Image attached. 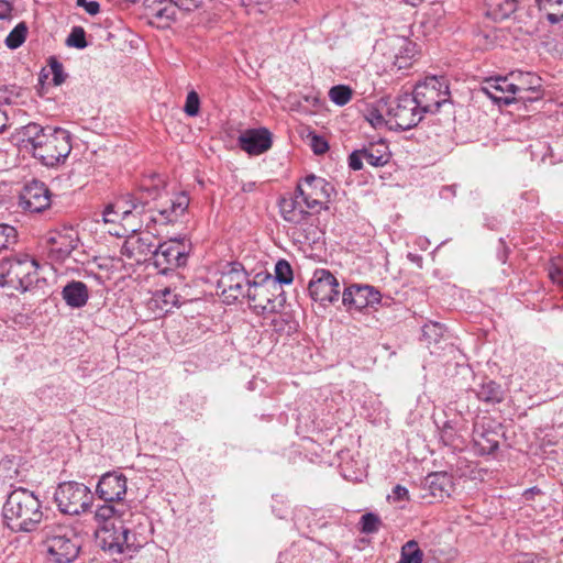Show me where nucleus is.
I'll list each match as a JSON object with an SVG mask.
<instances>
[{
	"mask_svg": "<svg viewBox=\"0 0 563 563\" xmlns=\"http://www.w3.org/2000/svg\"><path fill=\"white\" fill-rule=\"evenodd\" d=\"M294 274L290 264L285 260H279L275 265V278L272 282L289 285L292 283Z\"/></svg>",
	"mask_w": 563,
	"mask_h": 563,
	"instance_id": "4c0bfd02",
	"label": "nucleus"
},
{
	"mask_svg": "<svg viewBox=\"0 0 563 563\" xmlns=\"http://www.w3.org/2000/svg\"><path fill=\"white\" fill-rule=\"evenodd\" d=\"M422 560L423 552L420 550L417 541L409 540L402 545L398 563H421Z\"/></svg>",
	"mask_w": 563,
	"mask_h": 563,
	"instance_id": "c9c22d12",
	"label": "nucleus"
},
{
	"mask_svg": "<svg viewBox=\"0 0 563 563\" xmlns=\"http://www.w3.org/2000/svg\"><path fill=\"white\" fill-rule=\"evenodd\" d=\"M382 526L380 518L374 512H367L361 517V531L363 533H375Z\"/></svg>",
	"mask_w": 563,
	"mask_h": 563,
	"instance_id": "c03bdc74",
	"label": "nucleus"
},
{
	"mask_svg": "<svg viewBox=\"0 0 563 563\" xmlns=\"http://www.w3.org/2000/svg\"><path fill=\"white\" fill-rule=\"evenodd\" d=\"M444 335V327L439 322H430L422 328V340L430 347L440 343Z\"/></svg>",
	"mask_w": 563,
	"mask_h": 563,
	"instance_id": "e433bc0d",
	"label": "nucleus"
},
{
	"mask_svg": "<svg viewBox=\"0 0 563 563\" xmlns=\"http://www.w3.org/2000/svg\"><path fill=\"white\" fill-rule=\"evenodd\" d=\"M255 187H256V184H255V183H253V181L245 183V184H243V186H242V191H244V192H251V191L255 190Z\"/></svg>",
	"mask_w": 563,
	"mask_h": 563,
	"instance_id": "680f3d73",
	"label": "nucleus"
},
{
	"mask_svg": "<svg viewBox=\"0 0 563 563\" xmlns=\"http://www.w3.org/2000/svg\"><path fill=\"white\" fill-rule=\"evenodd\" d=\"M191 249V242L186 236L170 238L155 247V266L162 268L163 274L184 267L187 265Z\"/></svg>",
	"mask_w": 563,
	"mask_h": 563,
	"instance_id": "1a4fd4ad",
	"label": "nucleus"
},
{
	"mask_svg": "<svg viewBox=\"0 0 563 563\" xmlns=\"http://www.w3.org/2000/svg\"><path fill=\"white\" fill-rule=\"evenodd\" d=\"M329 183L314 175H308L297 184L296 192L301 197L307 209L319 211L324 199L330 197Z\"/></svg>",
	"mask_w": 563,
	"mask_h": 563,
	"instance_id": "4468645a",
	"label": "nucleus"
},
{
	"mask_svg": "<svg viewBox=\"0 0 563 563\" xmlns=\"http://www.w3.org/2000/svg\"><path fill=\"white\" fill-rule=\"evenodd\" d=\"M121 254L129 258H133L136 256L137 251L135 250V243H134V241H132L131 238H129L125 241V243L123 244V246L121 249Z\"/></svg>",
	"mask_w": 563,
	"mask_h": 563,
	"instance_id": "13d9d810",
	"label": "nucleus"
},
{
	"mask_svg": "<svg viewBox=\"0 0 563 563\" xmlns=\"http://www.w3.org/2000/svg\"><path fill=\"white\" fill-rule=\"evenodd\" d=\"M129 512L131 511L126 510L123 504L113 505L112 503H106L95 510V518L104 523L102 528L106 526L111 528L112 522L118 523L119 520L125 519Z\"/></svg>",
	"mask_w": 563,
	"mask_h": 563,
	"instance_id": "393cba45",
	"label": "nucleus"
},
{
	"mask_svg": "<svg viewBox=\"0 0 563 563\" xmlns=\"http://www.w3.org/2000/svg\"><path fill=\"white\" fill-rule=\"evenodd\" d=\"M12 5L7 0H0V20L10 18Z\"/></svg>",
	"mask_w": 563,
	"mask_h": 563,
	"instance_id": "bf43d9fd",
	"label": "nucleus"
},
{
	"mask_svg": "<svg viewBox=\"0 0 563 563\" xmlns=\"http://www.w3.org/2000/svg\"><path fill=\"white\" fill-rule=\"evenodd\" d=\"M329 98L336 106H345L352 99V89L344 85L333 86L329 91Z\"/></svg>",
	"mask_w": 563,
	"mask_h": 563,
	"instance_id": "a19ab883",
	"label": "nucleus"
},
{
	"mask_svg": "<svg viewBox=\"0 0 563 563\" xmlns=\"http://www.w3.org/2000/svg\"><path fill=\"white\" fill-rule=\"evenodd\" d=\"M137 201L136 199H131V208H123V202H126L125 200H117L114 203L106 207L102 212V220L106 224H117L119 221L124 222L121 228L109 229L108 232L111 235L123 236L129 231L134 233L139 230V228L131 223V218L135 214H142L145 211L146 202L142 198H137Z\"/></svg>",
	"mask_w": 563,
	"mask_h": 563,
	"instance_id": "9d476101",
	"label": "nucleus"
},
{
	"mask_svg": "<svg viewBox=\"0 0 563 563\" xmlns=\"http://www.w3.org/2000/svg\"><path fill=\"white\" fill-rule=\"evenodd\" d=\"M542 100V89H530L525 92L512 93V103H522L526 108Z\"/></svg>",
	"mask_w": 563,
	"mask_h": 563,
	"instance_id": "ea45409f",
	"label": "nucleus"
},
{
	"mask_svg": "<svg viewBox=\"0 0 563 563\" xmlns=\"http://www.w3.org/2000/svg\"><path fill=\"white\" fill-rule=\"evenodd\" d=\"M549 277L553 283L563 285V268L552 264L549 268Z\"/></svg>",
	"mask_w": 563,
	"mask_h": 563,
	"instance_id": "4d7b16f0",
	"label": "nucleus"
},
{
	"mask_svg": "<svg viewBox=\"0 0 563 563\" xmlns=\"http://www.w3.org/2000/svg\"><path fill=\"white\" fill-rule=\"evenodd\" d=\"M239 145L251 155H260L272 147V133L265 128L249 130L239 137Z\"/></svg>",
	"mask_w": 563,
	"mask_h": 563,
	"instance_id": "aec40b11",
	"label": "nucleus"
},
{
	"mask_svg": "<svg viewBox=\"0 0 563 563\" xmlns=\"http://www.w3.org/2000/svg\"><path fill=\"white\" fill-rule=\"evenodd\" d=\"M510 79L514 85V93L525 92L530 89H541L542 79L534 73L530 71H512L510 73Z\"/></svg>",
	"mask_w": 563,
	"mask_h": 563,
	"instance_id": "a878e982",
	"label": "nucleus"
},
{
	"mask_svg": "<svg viewBox=\"0 0 563 563\" xmlns=\"http://www.w3.org/2000/svg\"><path fill=\"white\" fill-rule=\"evenodd\" d=\"M481 91L495 102L507 106L512 103L514 85L510 75L486 79Z\"/></svg>",
	"mask_w": 563,
	"mask_h": 563,
	"instance_id": "412c9836",
	"label": "nucleus"
},
{
	"mask_svg": "<svg viewBox=\"0 0 563 563\" xmlns=\"http://www.w3.org/2000/svg\"><path fill=\"white\" fill-rule=\"evenodd\" d=\"M76 4L84 8L90 15H96L100 11V4L97 1L76 0Z\"/></svg>",
	"mask_w": 563,
	"mask_h": 563,
	"instance_id": "6e6d98bb",
	"label": "nucleus"
},
{
	"mask_svg": "<svg viewBox=\"0 0 563 563\" xmlns=\"http://www.w3.org/2000/svg\"><path fill=\"white\" fill-rule=\"evenodd\" d=\"M8 123V115L4 111L0 109V132H2Z\"/></svg>",
	"mask_w": 563,
	"mask_h": 563,
	"instance_id": "052dcab7",
	"label": "nucleus"
},
{
	"mask_svg": "<svg viewBox=\"0 0 563 563\" xmlns=\"http://www.w3.org/2000/svg\"><path fill=\"white\" fill-rule=\"evenodd\" d=\"M20 205L30 212H42L51 205V192L44 183L33 179L24 186Z\"/></svg>",
	"mask_w": 563,
	"mask_h": 563,
	"instance_id": "f3484780",
	"label": "nucleus"
},
{
	"mask_svg": "<svg viewBox=\"0 0 563 563\" xmlns=\"http://www.w3.org/2000/svg\"><path fill=\"white\" fill-rule=\"evenodd\" d=\"M178 4L173 0H166L162 9H159L155 23L161 27H167L172 22L176 20L178 12Z\"/></svg>",
	"mask_w": 563,
	"mask_h": 563,
	"instance_id": "f704fd0d",
	"label": "nucleus"
},
{
	"mask_svg": "<svg viewBox=\"0 0 563 563\" xmlns=\"http://www.w3.org/2000/svg\"><path fill=\"white\" fill-rule=\"evenodd\" d=\"M388 114L397 129L406 131L415 128L422 120L424 112L411 93H404L390 103Z\"/></svg>",
	"mask_w": 563,
	"mask_h": 563,
	"instance_id": "9b49d317",
	"label": "nucleus"
},
{
	"mask_svg": "<svg viewBox=\"0 0 563 563\" xmlns=\"http://www.w3.org/2000/svg\"><path fill=\"white\" fill-rule=\"evenodd\" d=\"M486 15L494 21L509 19L519 8V0H486Z\"/></svg>",
	"mask_w": 563,
	"mask_h": 563,
	"instance_id": "b1692460",
	"label": "nucleus"
},
{
	"mask_svg": "<svg viewBox=\"0 0 563 563\" xmlns=\"http://www.w3.org/2000/svg\"><path fill=\"white\" fill-rule=\"evenodd\" d=\"M48 126H42L32 122L20 129L19 134L22 136L23 142H27L32 146V153L37 148V143L43 141Z\"/></svg>",
	"mask_w": 563,
	"mask_h": 563,
	"instance_id": "7c9ffc66",
	"label": "nucleus"
},
{
	"mask_svg": "<svg viewBox=\"0 0 563 563\" xmlns=\"http://www.w3.org/2000/svg\"><path fill=\"white\" fill-rule=\"evenodd\" d=\"M539 10L551 24L563 21V0H536Z\"/></svg>",
	"mask_w": 563,
	"mask_h": 563,
	"instance_id": "c756f323",
	"label": "nucleus"
},
{
	"mask_svg": "<svg viewBox=\"0 0 563 563\" xmlns=\"http://www.w3.org/2000/svg\"><path fill=\"white\" fill-rule=\"evenodd\" d=\"M411 95L424 113H435L451 97L449 82L443 76L426 77L415 86Z\"/></svg>",
	"mask_w": 563,
	"mask_h": 563,
	"instance_id": "6e6552de",
	"label": "nucleus"
},
{
	"mask_svg": "<svg viewBox=\"0 0 563 563\" xmlns=\"http://www.w3.org/2000/svg\"><path fill=\"white\" fill-rule=\"evenodd\" d=\"M54 499L60 512L77 516L90 510L93 494L85 484L66 482L58 485Z\"/></svg>",
	"mask_w": 563,
	"mask_h": 563,
	"instance_id": "0eeeda50",
	"label": "nucleus"
},
{
	"mask_svg": "<svg viewBox=\"0 0 563 563\" xmlns=\"http://www.w3.org/2000/svg\"><path fill=\"white\" fill-rule=\"evenodd\" d=\"M161 196V189L157 185H154L152 187H146L142 189L137 196L134 195H128L126 197L121 198L120 200H125L128 202H123V208H131V199L142 198L143 201L148 203L150 199L155 200Z\"/></svg>",
	"mask_w": 563,
	"mask_h": 563,
	"instance_id": "79ce46f5",
	"label": "nucleus"
},
{
	"mask_svg": "<svg viewBox=\"0 0 563 563\" xmlns=\"http://www.w3.org/2000/svg\"><path fill=\"white\" fill-rule=\"evenodd\" d=\"M26 34V24L24 22L19 23L5 37V45L11 49L20 47L24 43Z\"/></svg>",
	"mask_w": 563,
	"mask_h": 563,
	"instance_id": "58836bf2",
	"label": "nucleus"
},
{
	"mask_svg": "<svg viewBox=\"0 0 563 563\" xmlns=\"http://www.w3.org/2000/svg\"><path fill=\"white\" fill-rule=\"evenodd\" d=\"M166 0H144V8L146 10V14L151 18V23H155V18L157 16L159 9H162L163 4Z\"/></svg>",
	"mask_w": 563,
	"mask_h": 563,
	"instance_id": "8fccbe9b",
	"label": "nucleus"
},
{
	"mask_svg": "<svg viewBox=\"0 0 563 563\" xmlns=\"http://www.w3.org/2000/svg\"><path fill=\"white\" fill-rule=\"evenodd\" d=\"M388 500L393 503L404 501L409 499V492L405 486L396 485L393 488L390 495H388Z\"/></svg>",
	"mask_w": 563,
	"mask_h": 563,
	"instance_id": "603ef678",
	"label": "nucleus"
},
{
	"mask_svg": "<svg viewBox=\"0 0 563 563\" xmlns=\"http://www.w3.org/2000/svg\"><path fill=\"white\" fill-rule=\"evenodd\" d=\"M399 49L395 55V65L399 68H407L416 57L417 45L408 38H399Z\"/></svg>",
	"mask_w": 563,
	"mask_h": 563,
	"instance_id": "473e14b6",
	"label": "nucleus"
},
{
	"mask_svg": "<svg viewBox=\"0 0 563 563\" xmlns=\"http://www.w3.org/2000/svg\"><path fill=\"white\" fill-rule=\"evenodd\" d=\"M308 289L311 298L322 305L338 301L340 298L339 280L330 271L324 268L314 271Z\"/></svg>",
	"mask_w": 563,
	"mask_h": 563,
	"instance_id": "ddd939ff",
	"label": "nucleus"
},
{
	"mask_svg": "<svg viewBox=\"0 0 563 563\" xmlns=\"http://www.w3.org/2000/svg\"><path fill=\"white\" fill-rule=\"evenodd\" d=\"M155 300L162 301L159 308L164 309L166 312H168L174 307H179L183 302L181 296L177 294L176 289L172 288L170 286L157 290L155 292Z\"/></svg>",
	"mask_w": 563,
	"mask_h": 563,
	"instance_id": "72a5a7b5",
	"label": "nucleus"
},
{
	"mask_svg": "<svg viewBox=\"0 0 563 563\" xmlns=\"http://www.w3.org/2000/svg\"><path fill=\"white\" fill-rule=\"evenodd\" d=\"M66 45L78 49L87 47L88 43L86 41V32L84 27L74 26L66 38Z\"/></svg>",
	"mask_w": 563,
	"mask_h": 563,
	"instance_id": "37998d69",
	"label": "nucleus"
},
{
	"mask_svg": "<svg viewBox=\"0 0 563 563\" xmlns=\"http://www.w3.org/2000/svg\"><path fill=\"white\" fill-rule=\"evenodd\" d=\"M16 242V230L8 224H0V251Z\"/></svg>",
	"mask_w": 563,
	"mask_h": 563,
	"instance_id": "49530a36",
	"label": "nucleus"
},
{
	"mask_svg": "<svg viewBox=\"0 0 563 563\" xmlns=\"http://www.w3.org/2000/svg\"><path fill=\"white\" fill-rule=\"evenodd\" d=\"M252 282L242 264L231 263L229 269L223 272L217 283L218 289L228 303L234 302L240 297H245L246 289Z\"/></svg>",
	"mask_w": 563,
	"mask_h": 563,
	"instance_id": "f8f14e48",
	"label": "nucleus"
},
{
	"mask_svg": "<svg viewBox=\"0 0 563 563\" xmlns=\"http://www.w3.org/2000/svg\"><path fill=\"white\" fill-rule=\"evenodd\" d=\"M363 161L362 150H355L349 156V167L353 170H361L363 168Z\"/></svg>",
	"mask_w": 563,
	"mask_h": 563,
	"instance_id": "864d4df0",
	"label": "nucleus"
},
{
	"mask_svg": "<svg viewBox=\"0 0 563 563\" xmlns=\"http://www.w3.org/2000/svg\"><path fill=\"white\" fill-rule=\"evenodd\" d=\"M424 485L434 498H444L450 496L453 487L452 476L445 472L429 474L424 479Z\"/></svg>",
	"mask_w": 563,
	"mask_h": 563,
	"instance_id": "5701e85b",
	"label": "nucleus"
},
{
	"mask_svg": "<svg viewBox=\"0 0 563 563\" xmlns=\"http://www.w3.org/2000/svg\"><path fill=\"white\" fill-rule=\"evenodd\" d=\"M364 159L374 167L385 166L390 159V152L385 143L369 144L362 148Z\"/></svg>",
	"mask_w": 563,
	"mask_h": 563,
	"instance_id": "c85d7f7f",
	"label": "nucleus"
},
{
	"mask_svg": "<svg viewBox=\"0 0 563 563\" xmlns=\"http://www.w3.org/2000/svg\"><path fill=\"white\" fill-rule=\"evenodd\" d=\"M474 444L481 455L492 454L499 446L497 434L493 431L475 432Z\"/></svg>",
	"mask_w": 563,
	"mask_h": 563,
	"instance_id": "2f4dec72",
	"label": "nucleus"
},
{
	"mask_svg": "<svg viewBox=\"0 0 563 563\" xmlns=\"http://www.w3.org/2000/svg\"><path fill=\"white\" fill-rule=\"evenodd\" d=\"M200 109V99L198 93L195 90L188 92L186 102L184 106V111L189 117H196L199 113Z\"/></svg>",
	"mask_w": 563,
	"mask_h": 563,
	"instance_id": "09e8293b",
	"label": "nucleus"
},
{
	"mask_svg": "<svg viewBox=\"0 0 563 563\" xmlns=\"http://www.w3.org/2000/svg\"><path fill=\"white\" fill-rule=\"evenodd\" d=\"M43 540L48 560L54 563H71L81 549V537L66 525L51 523L43 530Z\"/></svg>",
	"mask_w": 563,
	"mask_h": 563,
	"instance_id": "7ed1b4c3",
	"label": "nucleus"
},
{
	"mask_svg": "<svg viewBox=\"0 0 563 563\" xmlns=\"http://www.w3.org/2000/svg\"><path fill=\"white\" fill-rule=\"evenodd\" d=\"M38 264L27 254L4 258L0 263V286L26 291L37 280Z\"/></svg>",
	"mask_w": 563,
	"mask_h": 563,
	"instance_id": "20e7f679",
	"label": "nucleus"
},
{
	"mask_svg": "<svg viewBox=\"0 0 563 563\" xmlns=\"http://www.w3.org/2000/svg\"><path fill=\"white\" fill-rule=\"evenodd\" d=\"M278 207L282 218L292 224L308 223L311 212L307 209L301 197L296 191L286 194L278 200Z\"/></svg>",
	"mask_w": 563,
	"mask_h": 563,
	"instance_id": "a211bd4d",
	"label": "nucleus"
},
{
	"mask_svg": "<svg viewBox=\"0 0 563 563\" xmlns=\"http://www.w3.org/2000/svg\"><path fill=\"white\" fill-rule=\"evenodd\" d=\"M188 206L189 197L183 191L177 194L174 199L170 200V206L168 208L161 209L159 214L166 223H172L177 221V219L187 211Z\"/></svg>",
	"mask_w": 563,
	"mask_h": 563,
	"instance_id": "bb28decb",
	"label": "nucleus"
},
{
	"mask_svg": "<svg viewBox=\"0 0 563 563\" xmlns=\"http://www.w3.org/2000/svg\"><path fill=\"white\" fill-rule=\"evenodd\" d=\"M78 232L71 228L53 231L47 236L48 257L55 262H64L78 246Z\"/></svg>",
	"mask_w": 563,
	"mask_h": 563,
	"instance_id": "dca6fc26",
	"label": "nucleus"
},
{
	"mask_svg": "<svg viewBox=\"0 0 563 563\" xmlns=\"http://www.w3.org/2000/svg\"><path fill=\"white\" fill-rule=\"evenodd\" d=\"M143 520L146 521L143 514L129 512L125 519L112 522L111 528H102V549L111 553H123L125 550L136 551L142 548L146 543Z\"/></svg>",
	"mask_w": 563,
	"mask_h": 563,
	"instance_id": "f03ea898",
	"label": "nucleus"
},
{
	"mask_svg": "<svg viewBox=\"0 0 563 563\" xmlns=\"http://www.w3.org/2000/svg\"><path fill=\"white\" fill-rule=\"evenodd\" d=\"M284 291L267 275L261 282L253 280L246 289L245 297L257 314L275 313L283 307Z\"/></svg>",
	"mask_w": 563,
	"mask_h": 563,
	"instance_id": "423d86ee",
	"label": "nucleus"
},
{
	"mask_svg": "<svg viewBox=\"0 0 563 563\" xmlns=\"http://www.w3.org/2000/svg\"><path fill=\"white\" fill-rule=\"evenodd\" d=\"M474 391L481 401L487 404H499L504 400V389L498 383L492 379L483 380Z\"/></svg>",
	"mask_w": 563,
	"mask_h": 563,
	"instance_id": "cd10ccee",
	"label": "nucleus"
},
{
	"mask_svg": "<svg viewBox=\"0 0 563 563\" xmlns=\"http://www.w3.org/2000/svg\"><path fill=\"white\" fill-rule=\"evenodd\" d=\"M70 152V133L63 128L48 126L43 141L37 143V148L33 152V156L41 161L43 165L55 167L64 163Z\"/></svg>",
	"mask_w": 563,
	"mask_h": 563,
	"instance_id": "39448f33",
	"label": "nucleus"
},
{
	"mask_svg": "<svg viewBox=\"0 0 563 563\" xmlns=\"http://www.w3.org/2000/svg\"><path fill=\"white\" fill-rule=\"evenodd\" d=\"M62 298L73 309L82 308L89 299L88 287L80 280H71L63 287Z\"/></svg>",
	"mask_w": 563,
	"mask_h": 563,
	"instance_id": "4be33fe9",
	"label": "nucleus"
},
{
	"mask_svg": "<svg viewBox=\"0 0 563 563\" xmlns=\"http://www.w3.org/2000/svg\"><path fill=\"white\" fill-rule=\"evenodd\" d=\"M96 493L104 503H119L126 494V477L118 472H109L99 479Z\"/></svg>",
	"mask_w": 563,
	"mask_h": 563,
	"instance_id": "6ab92c4d",
	"label": "nucleus"
},
{
	"mask_svg": "<svg viewBox=\"0 0 563 563\" xmlns=\"http://www.w3.org/2000/svg\"><path fill=\"white\" fill-rule=\"evenodd\" d=\"M132 241L135 243V250L137 255L146 256L152 254L154 256L155 245L151 236H132Z\"/></svg>",
	"mask_w": 563,
	"mask_h": 563,
	"instance_id": "a18cd8bd",
	"label": "nucleus"
},
{
	"mask_svg": "<svg viewBox=\"0 0 563 563\" xmlns=\"http://www.w3.org/2000/svg\"><path fill=\"white\" fill-rule=\"evenodd\" d=\"M380 300V292L369 285L352 284L342 294V302L349 311L375 307Z\"/></svg>",
	"mask_w": 563,
	"mask_h": 563,
	"instance_id": "2eb2a0df",
	"label": "nucleus"
},
{
	"mask_svg": "<svg viewBox=\"0 0 563 563\" xmlns=\"http://www.w3.org/2000/svg\"><path fill=\"white\" fill-rule=\"evenodd\" d=\"M4 525L13 532L35 531L43 519L42 503L24 487L11 490L2 507Z\"/></svg>",
	"mask_w": 563,
	"mask_h": 563,
	"instance_id": "f257e3e1",
	"label": "nucleus"
},
{
	"mask_svg": "<svg viewBox=\"0 0 563 563\" xmlns=\"http://www.w3.org/2000/svg\"><path fill=\"white\" fill-rule=\"evenodd\" d=\"M48 66L53 74V84L55 86L62 85L67 77V75L64 73L63 64L55 56H51L48 58Z\"/></svg>",
	"mask_w": 563,
	"mask_h": 563,
	"instance_id": "de8ad7c7",
	"label": "nucleus"
},
{
	"mask_svg": "<svg viewBox=\"0 0 563 563\" xmlns=\"http://www.w3.org/2000/svg\"><path fill=\"white\" fill-rule=\"evenodd\" d=\"M456 432L450 421H446L440 432V439L445 445H452L454 443Z\"/></svg>",
	"mask_w": 563,
	"mask_h": 563,
	"instance_id": "3c124183",
	"label": "nucleus"
},
{
	"mask_svg": "<svg viewBox=\"0 0 563 563\" xmlns=\"http://www.w3.org/2000/svg\"><path fill=\"white\" fill-rule=\"evenodd\" d=\"M311 147L314 154L321 155L329 150V144L323 137L314 135L311 140Z\"/></svg>",
	"mask_w": 563,
	"mask_h": 563,
	"instance_id": "5fc2aeb1",
	"label": "nucleus"
}]
</instances>
